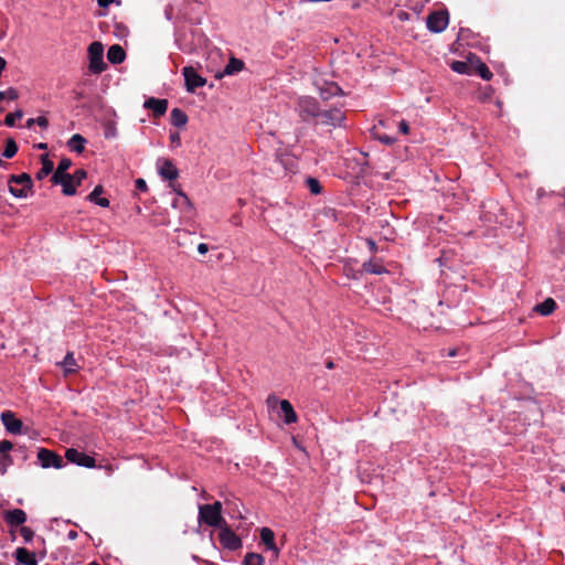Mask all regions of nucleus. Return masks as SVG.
Segmentation results:
<instances>
[{"mask_svg": "<svg viewBox=\"0 0 565 565\" xmlns=\"http://www.w3.org/2000/svg\"><path fill=\"white\" fill-rule=\"evenodd\" d=\"M3 518L9 525L19 526L25 523L26 513L21 509H13L6 511Z\"/></svg>", "mask_w": 565, "mask_h": 565, "instance_id": "nucleus-15", "label": "nucleus"}, {"mask_svg": "<svg viewBox=\"0 0 565 565\" xmlns=\"http://www.w3.org/2000/svg\"><path fill=\"white\" fill-rule=\"evenodd\" d=\"M218 540L221 545L230 551H237L243 544L241 537L231 530L227 523L220 527Z\"/></svg>", "mask_w": 565, "mask_h": 565, "instance_id": "nucleus-5", "label": "nucleus"}, {"mask_svg": "<svg viewBox=\"0 0 565 565\" xmlns=\"http://www.w3.org/2000/svg\"><path fill=\"white\" fill-rule=\"evenodd\" d=\"M65 179H68V173L61 172L56 169L51 177V182L53 184H61Z\"/></svg>", "mask_w": 565, "mask_h": 565, "instance_id": "nucleus-38", "label": "nucleus"}, {"mask_svg": "<svg viewBox=\"0 0 565 565\" xmlns=\"http://www.w3.org/2000/svg\"><path fill=\"white\" fill-rule=\"evenodd\" d=\"M170 118L171 124L175 127H183L188 122V115L180 108H173Z\"/></svg>", "mask_w": 565, "mask_h": 565, "instance_id": "nucleus-23", "label": "nucleus"}, {"mask_svg": "<svg viewBox=\"0 0 565 565\" xmlns=\"http://www.w3.org/2000/svg\"><path fill=\"white\" fill-rule=\"evenodd\" d=\"M363 270L369 274L381 275L385 273V268L377 260H369L363 264Z\"/></svg>", "mask_w": 565, "mask_h": 565, "instance_id": "nucleus-27", "label": "nucleus"}, {"mask_svg": "<svg viewBox=\"0 0 565 565\" xmlns=\"http://www.w3.org/2000/svg\"><path fill=\"white\" fill-rule=\"evenodd\" d=\"M20 534L24 539L25 542H31L34 537L33 530L28 526H22L20 529Z\"/></svg>", "mask_w": 565, "mask_h": 565, "instance_id": "nucleus-40", "label": "nucleus"}, {"mask_svg": "<svg viewBox=\"0 0 565 565\" xmlns=\"http://www.w3.org/2000/svg\"><path fill=\"white\" fill-rule=\"evenodd\" d=\"M126 58V52L119 44L111 45L107 51V60L111 64H120Z\"/></svg>", "mask_w": 565, "mask_h": 565, "instance_id": "nucleus-18", "label": "nucleus"}, {"mask_svg": "<svg viewBox=\"0 0 565 565\" xmlns=\"http://www.w3.org/2000/svg\"><path fill=\"white\" fill-rule=\"evenodd\" d=\"M7 98V93L0 92V102Z\"/></svg>", "mask_w": 565, "mask_h": 565, "instance_id": "nucleus-58", "label": "nucleus"}, {"mask_svg": "<svg viewBox=\"0 0 565 565\" xmlns=\"http://www.w3.org/2000/svg\"><path fill=\"white\" fill-rule=\"evenodd\" d=\"M326 367H327V369H329V370L334 369V363H333V361H331V360L327 361V363H326Z\"/></svg>", "mask_w": 565, "mask_h": 565, "instance_id": "nucleus-57", "label": "nucleus"}, {"mask_svg": "<svg viewBox=\"0 0 565 565\" xmlns=\"http://www.w3.org/2000/svg\"><path fill=\"white\" fill-rule=\"evenodd\" d=\"M449 14L446 10L434 11L426 19L427 29L433 33H440L448 26Z\"/></svg>", "mask_w": 565, "mask_h": 565, "instance_id": "nucleus-4", "label": "nucleus"}, {"mask_svg": "<svg viewBox=\"0 0 565 565\" xmlns=\"http://www.w3.org/2000/svg\"><path fill=\"white\" fill-rule=\"evenodd\" d=\"M18 145L13 138H7L2 156L7 159L13 158L18 152Z\"/></svg>", "mask_w": 565, "mask_h": 565, "instance_id": "nucleus-28", "label": "nucleus"}, {"mask_svg": "<svg viewBox=\"0 0 565 565\" xmlns=\"http://www.w3.org/2000/svg\"><path fill=\"white\" fill-rule=\"evenodd\" d=\"M38 149H41V150H46L47 149V143L45 142H40L35 146Z\"/></svg>", "mask_w": 565, "mask_h": 565, "instance_id": "nucleus-56", "label": "nucleus"}, {"mask_svg": "<svg viewBox=\"0 0 565 565\" xmlns=\"http://www.w3.org/2000/svg\"><path fill=\"white\" fill-rule=\"evenodd\" d=\"M14 555L17 565H38L35 554L25 547H18Z\"/></svg>", "mask_w": 565, "mask_h": 565, "instance_id": "nucleus-17", "label": "nucleus"}, {"mask_svg": "<svg viewBox=\"0 0 565 565\" xmlns=\"http://www.w3.org/2000/svg\"><path fill=\"white\" fill-rule=\"evenodd\" d=\"M13 463V459L10 455H0V476L7 473L8 467Z\"/></svg>", "mask_w": 565, "mask_h": 565, "instance_id": "nucleus-36", "label": "nucleus"}, {"mask_svg": "<svg viewBox=\"0 0 565 565\" xmlns=\"http://www.w3.org/2000/svg\"><path fill=\"white\" fill-rule=\"evenodd\" d=\"M199 522L218 529L226 524V521L222 516V503L220 501H215L212 504L200 505Z\"/></svg>", "mask_w": 565, "mask_h": 565, "instance_id": "nucleus-1", "label": "nucleus"}, {"mask_svg": "<svg viewBox=\"0 0 565 565\" xmlns=\"http://www.w3.org/2000/svg\"><path fill=\"white\" fill-rule=\"evenodd\" d=\"M8 183H9V185H12V183L21 184L22 186L25 185L26 188H32V185H33L32 179H31L30 174H28V173L10 175Z\"/></svg>", "mask_w": 565, "mask_h": 565, "instance_id": "nucleus-25", "label": "nucleus"}, {"mask_svg": "<svg viewBox=\"0 0 565 565\" xmlns=\"http://www.w3.org/2000/svg\"><path fill=\"white\" fill-rule=\"evenodd\" d=\"M38 459L43 468L53 467L60 469L64 466L63 458L56 452L46 448H41L39 450Z\"/></svg>", "mask_w": 565, "mask_h": 565, "instance_id": "nucleus-9", "label": "nucleus"}, {"mask_svg": "<svg viewBox=\"0 0 565 565\" xmlns=\"http://www.w3.org/2000/svg\"><path fill=\"white\" fill-rule=\"evenodd\" d=\"M307 188L309 189L310 193L318 195L322 192V185L320 184L319 180L316 178H307L306 179Z\"/></svg>", "mask_w": 565, "mask_h": 565, "instance_id": "nucleus-33", "label": "nucleus"}, {"mask_svg": "<svg viewBox=\"0 0 565 565\" xmlns=\"http://www.w3.org/2000/svg\"><path fill=\"white\" fill-rule=\"evenodd\" d=\"M315 86L319 90L320 97L324 100L333 96L343 95L342 88L337 83L328 82L322 77L315 79Z\"/></svg>", "mask_w": 565, "mask_h": 565, "instance_id": "nucleus-6", "label": "nucleus"}, {"mask_svg": "<svg viewBox=\"0 0 565 565\" xmlns=\"http://www.w3.org/2000/svg\"><path fill=\"white\" fill-rule=\"evenodd\" d=\"M61 185L63 186V194L66 196H72L76 193V184L74 182V177H71L68 173V179H65Z\"/></svg>", "mask_w": 565, "mask_h": 565, "instance_id": "nucleus-29", "label": "nucleus"}, {"mask_svg": "<svg viewBox=\"0 0 565 565\" xmlns=\"http://www.w3.org/2000/svg\"><path fill=\"white\" fill-rule=\"evenodd\" d=\"M104 192V188L102 185H96L94 190L88 194L87 200L102 206L108 207L109 200L106 198H99V195Z\"/></svg>", "mask_w": 565, "mask_h": 565, "instance_id": "nucleus-22", "label": "nucleus"}, {"mask_svg": "<svg viewBox=\"0 0 565 565\" xmlns=\"http://www.w3.org/2000/svg\"><path fill=\"white\" fill-rule=\"evenodd\" d=\"M260 539L265 544L266 548L274 553L275 558L279 555V550L275 542V533L269 527H263L260 530Z\"/></svg>", "mask_w": 565, "mask_h": 565, "instance_id": "nucleus-16", "label": "nucleus"}, {"mask_svg": "<svg viewBox=\"0 0 565 565\" xmlns=\"http://www.w3.org/2000/svg\"><path fill=\"white\" fill-rule=\"evenodd\" d=\"M67 537L70 540H75L77 537V532L76 531H70L68 534H67Z\"/></svg>", "mask_w": 565, "mask_h": 565, "instance_id": "nucleus-55", "label": "nucleus"}, {"mask_svg": "<svg viewBox=\"0 0 565 565\" xmlns=\"http://www.w3.org/2000/svg\"><path fill=\"white\" fill-rule=\"evenodd\" d=\"M143 107L151 110L154 118H160L168 109V100L149 97L145 100Z\"/></svg>", "mask_w": 565, "mask_h": 565, "instance_id": "nucleus-13", "label": "nucleus"}, {"mask_svg": "<svg viewBox=\"0 0 565 565\" xmlns=\"http://www.w3.org/2000/svg\"><path fill=\"white\" fill-rule=\"evenodd\" d=\"M0 167H2V168H6V167H7V162H6V161H3L1 158H0Z\"/></svg>", "mask_w": 565, "mask_h": 565, "instance_id": "nucleus-59", "label": "nucleus"}, {"mask_svg": "<svg viewBox=\"0 0 565 565\" xmlns=\"http://www.w3.org/2000/svg\"><path fill=\"white\" fill-rule=\"evenodd\" d=\"M556 308V302L553 298H546L542 303H539L535 307V311H537L542 316L551 315Z\"/></svg>", "mask_w": 565, "mask_h": 565, "instance_id": "nucleus-24", "label": "nucleus"}, {"mask_svg": "<svg viewBox=\"0 0 565 565\" xmlns=\"http://www.w3.org/2000/svg\"><path fill=\"white\" fill-rule=\"evenodd\" d=\"M33 125H36V118H29L25 124L26 128H31Z\"/></svg>", "mask_w": 565, "mask_h": 565, "instance_id": "nucleus-54", "label": "nucleus"}, {"mask_svg": "<svg viewBox=\"0 0 565 565\" xmlns=\"http://www.w3.org/2000/svg\"><path fill=\"white\" fill-rule=\"evenodd\" d=\"M280 411L284 415L285 424L290 425L298 420V416L289 401H287V399L280 401Z\"/></svg>", "mask_w": 565, "mask_h": 565, "instance_id": "nucleus-19", "label": "nucleus"}, {"mask_svg": "<svg viewBox=\"0 0 565 565\" xmlns=\"http://www.w3.org/2000/svg\"><path fill=\"white\" fill-rule=\"evenodd\" d=\"M71 177H74L76 185H81L82 181L87 178V172L84 169H77Z\"/></svg>", "mask_w": 565, "mask_h": 565, "instance_id": "nucleus-39", "label": "nucleus"}, {"mask_svg": "<svg viewBox=\"0 0 565 565\" xmlns=\"http://www.w3.org/2000/svg\"><path fill=\"white\" fill-rule=\"evenodd\" d=\"M265 559L258 553H247L243 559V565H264Z\"/></svg>", "mask_w": 565, "mask_h": 565, "instance_id": "nucleus-31", "label": "nucleus"}, {"mask_svg": "<svg viewBox=\"0 0 565 565\" xmlns=\"http://www.w3.org/2000/svg\"><path fill=\"white\" fill-rule=\"evenodd\" d=\"M31 188H26L25 185L22 188H14L9 185L10 193L15 198H26Z\"/></svg>", "mask_w": 565, "mask_h": 565, "instance_id": "nucleus-37", "label": "nucleus"}, {"mask_svg": "<svg viewBox=\"0 0 565 565\" xmlns=\"http://www.w3.org/2000/svg\"><path fill=\"white\" fill-rule=\"evenodd\" d=\"M170 140L172 143H175L177 146H179L181 143V139H180V135L179 132H173L170 135Z\"/></svg>", "mask_w": 565, "mask_h": 565, "instance_id": "nucleus-49", "label": "nucleus"}, {"mask_svg": "<svg viewBox=\"0 0 565 565\" xmlns=\"http://www.w3.org/2000/svg\"><path fill=\"white\" fill-rule=\"evenodd\" d=\"M22 116L23 111L21 109H18L14 113H10L4 118V125L8 127H13L15 125V120L21 119Z\"/></svg>", "mask_w": 565, "mask_h": 565, "instance_id": "nucleus-35", "label": "nucleus"}, {"mask_svg": "<svg viewBox=\"0 0 565 565\" xmlns=\"http://www.w3.org/2000/svg\"><path fill=\"white\" fill-rule=\"evenodd\" d=\"M367 245L371 249L372 253H375L377 250V246H376V243L372 239H367Z\"/></svg>", "mask_w": 565, "mask_h": 565, "instance_id": "nucleus-52", "label": "nucleus"}, {"mask_svg": "<svg viewBox=\"0 0 565 565\" xmlns=\"http://www.w3.org/2000/svg\"><path fill=\"white\" fill-rule=\"evenodd\" d=\"M244 67V62L236 57H231L228 64L225 66L222 75H233Z\"/></svg>", "mask_w": 565, "mask_h": 565, "instance_id": "nucleus-26", "label": "nucleus"}, {"mask_svg": "<svg viewBox=\"0 0 565 565\" xmlns=\"http://www.w3.org/2000/svg\"><path fill=\"white\" fill-rule=\"evenodd\" d=\"M6 93H7V98H9L11 100H15L19 97L18 90L12 87H10Z\"/></svg>", "mask_w": 565, "mask_h": 565, "instance_id": "nucleus-45", "label": "nucleus"}, {"mask_svg": "<svg viewBox=\"0 0 565 565\" xmlns=\"http://www.w3.org/2000/svg\"><path fill=\"white\" fill-rule=\"evenodd\" d=\"M398 130L403 135H407L409 132V125L406 120H401L398 124Z\"/></svg>", "mask_w": 565, "mask_h": 565, "instance_id": "nucleus-44", "label": "nucleus"}, {"mask_svg": "<svg viewBox=\"0 0 565 565\" xmlns=\"http://www.w3.org/2000/svg\"><path fill=\"white\" fill-rule=\"evenodd\" d=\"M72 161L68 158H63L57 166V170L64 173H67L66 171L71 168Z\"/></svg>", "mask_w": 565, "mask_h": 565, "instance_id": "nucleus-41", "label": "nucleus"}, {"mask_svg": "<svg viewBox=\"0 0 565 565\" xmlns=\"http://www.w3.org/2000/svg\"><path fill=\"white\" fill-rule=\"evenodd\" d=\"M116 2V0H97V4L100 8H108L111 3Z\"/></svg>", "mask_w": 565, "mask_h": 565, "instance_id": "nucleus-48", "label": "nucleus"}, {"mask_svg": "<svg viewBox=\"0 0 565 565\" xmlns=\"http://www.w3.org/2000/svg\"><path fill=\"white\" fill-rule=\"evenodd\" d=\"M173 190L177 193V196L172 201V206L174 209H179L182 213H184L186 216H191L194 211V206L189 199V196L180 189V186L175 188L173 184H171Z\"/></svg>", "mask_w": 565, "mask_h": 565, "instance_id": "nucleus-10", "label": "nucleus"}, {"mask_svg": "<svg viewBox=\"0 0 565 565\" xmlns=\"http://www.w3.org/2000/svg\"><path fill=\"white\" fill-rule=\"evenodd\" d=\"M0 419L9 433L14 435H19L22 433L23 423L21 419L15 417V414L13 412H2L0 415Z\"/></svg>", "mask_w": 565, "mask_h": 565, "instance_id": "nucleus-12", "label": "nucleus"}, {"mask_svg": "<svg viewBox=\"0 0 565 565\" xmlns=\"http://www.w3.org/2000/svg\"><path fill=\"white\" fill-rule=\"evenodd\" d=\"M377 139L382 143L387 145V146H391V145H393L396 141V138L391 137L388 135H377Z\"/></svg>", "mask_w": 565, "mask_h": 565, "instance_id": "nucleus-43", "label": "nucleus"}, {"mask_svg": "<svg viewBox=\"0 0 565 565\" xmlns=\"http://www.w3.org/2000/svg\"><path fill=\"white\" fill-rule=\"evenodd\" d=\"M13 448V444L10 440L0 441V455H9L8 452Z\"/></svg>", "mask_w": 565, "mask_h": 565, "instance_id": "nucleus-42", "label": "nucleus"}, {"mask_svg": "<svg viewBox=\"0 0 565 565\" xmlns=\"http://www.w3.org/2000/svg\"><path fill=\"white\" fill-rule=\"evenodd\" d=\"M88 54V70L93 74L103 73L107 65L104 62V46L100 42H93L87 49Z\"/></svg>", "mask_w": 565, "mask_h": 565, "instance_id": "nucleus-2", "label": "nucleus"}, {"mask_svg": "<svg viewBox=\"0 0 565 565\" xmlns=\"http://www.w3.org/2000/svg\"><path fill=\"white\" fill-rule=\"evenodd\" d=\"M296 110L302 121H310L311 119L319 118L321 109L315 98L300 97L297 102Z\"/></svg>", "mask_w": 565, "mask_h": 565, "instance_id": "nucleus-3", "label": "nucleus"}, {"mask_svg": "<svg viewBox=\"0 0 565 565\" xmlns=\"http://www.w3.org/2000/svg\"><path fill=\"white\" fill-rule=\"evenodd\" d=\"M207 250H209V247L206 244H204V243L199 244L198 252L200 254H205V253H207Z\"/></svg>", "mask_w": 565, "mask_h": 565, "instance_id": "nucleus-51", "label": "nucleus"}, {"mask_svg": "<svg viewBox=\"0 0 565 565\" xmlns=\"http://www.w3.org/2000/svg\"><path fill=\"white\" fill-rule=\"evenodd\" d=\"M136 189L139 191H146L148 189L146 181L143 179L136 180Z\"/></svg>", "mask_w": 565, "mask_h": 565, "instance_id": "nucleus-47", "label": "nucleus"}, {"mask_svg": "<svg viewBox=\"0 0 565 565\" xmlns=\"http://www.w3.org/2000/svg\"><path fill=\"white\" fill-rule=\"evenodd\" d=\"M65 458L67 461L75 463L85 468H94L96 467V461L94 457L88 456L85 452H82L75 448H68L65 451Z\"/></svg>", "mask_w": 565, "mask_h": 565, "instance_id": "nucleus-7", "label": "nucleus"}, {"mask_svg": "<svg viewBox=\"0 0 565 565\" xmlns=\"http://www.w3.org/2000/svg\"><path fill=\"white\" fill-rule=\"evenodd\" d=\"M36 125L45 129L49 127V120L46 117L40 116L36 118Z\"/></svg>", "mask_w": 565, "mask_h": 565, "instance_id": "nucleus-46", "label": "nucleus"}, {"mask_svg": "<svg viewBox=\"0 0 565 565\" xmlns=\"http://www.w3.org/2000/svg\"><path fill=\"white\" fill-rule=\"evenodd\" d=\"M476 72L479 74V76L484 81H490L493 76L490 68L481 61L477 62L476 65Z\"/></svg>", "mask_w": 565, "mask_h": 565, "instance_id": "nucleus-32", "label": "nucleus"}, {"mask_svg": "<svg viewBox=\"0 0 565 565\" xmlns=\"http://www.w3.org/2000/svg\"><path fill=\"white\" fill-rule=\"evenodd\" d=\"M41 163H42V168L38 171V173L35 175L38 180H43L45 177L51 174L53 172V169H54V163L49 158L47 154H42L41 156Z\"/></svg>", "mask_w": 565, "mask_h": 565, "instance_id": "nucleus-21", "label": "nucleus"}, {"mask_svg": "<svg viewBox=\"0 0 565 565\" xmlns=\"http://www.w3.org/2000/svg\"><path fill=\"white\" fill-rule=\"evenodd\" d=\"M62 365H63L66 374L74 373L76 371L77 364H76L73 352H67V354L65 355V358L62 362Z\"/></svg>", "mask_w": 565, "mask_h": 565, "instance_id": "nucleus-30", "label": "nucleus"}, {"mask_svg": "<svg viewBox=\"0 0 565 565\" xmlns=\"http://www.w3.org/2000/svg\"><path fill=\"white\" fill-rule=\"evenodd\" d=\"M182 74L189 93H193L196 88L203 87L206 84V79L199 75L192 66L183 67Z\"/></svg>", "mask_w": 565, "mask_h": 565, "instance_id": "nucleus-8", "label": "nucleus"}, {"mask_svg": "<svg viewBox=\"0 0 565 565\" xmlns=\"http://www.w3.org/2000/svg\"><path fill=\"white\" fill-rule=\"evenodd\" d=\"M158 170L164 180L174 181L179 177V170L170 159L160 160Z\"/></svg>", "mask_w": 565, "mask_h": 565, "instance_id": "nucleus-14", "label": "nucleus"}, {"mask_svg": "<svg viewBox=\"0 0 565 565\" xmlns=\"http://www.w3.org/2000/svg\"><path fill=\"white\" fill-rule=\"evenodd\" d=\"M443 352H446V353H443V355L456 356L458 353V350L457 349H448V350H443Z\"/></svg>", "mask_w": 565, "mask_h": 565, "instance_id": "nucleus-50", "label": "nucleus"}, {"mask_svg": "<svg viewBox=\"0 0 565 565\" xmlns=\"http://www.w3.org/2000/svg\"><path fill=\"white\" fill-rule=\"evenodd\" d=\"M408 17H409V14H408L407 12H405V11H399V12L397 13V18H398L401 21H405V20H407V19H408Z\"/></svg>", "mask_w": 565, "mask_h": 565, "instance_id": "nucleus-53", "label": "nucleus"}, {"mask_svg": "<svg viewBox=\"0 0 565 565\" xmlns=\"http://www.w3.org/2000/svg\"><path fill=\"white\" fill-rule=\"evenodd\" d=\"M86 142L87 140L82 135L75 134L68 139L67 147L73 152L83 153Z\"/></svg>", "mask_w": 565, "mask_h": 565, "instance_id": "nucleus-20", "label": "nucleus"}, {"mask_svg": "<svg viewBox=\"0 0 565 565\" xmlns=\"http://www.w3.org/2000/svg\"><path fill=\"white\" fill-rule=\"evenodd\" d=\"M320 124L327 126H340L345 119L344 113L339 108H331L328 110H320Z\"/></svg>", "mask_w": 565, "mask_h": 565, "instance_id": "nucleus-11", "label": "nucleus"}, {"mask_svg": "<svg viewBox=\"0 0 565 565\" xmlns=\"http://www.w3.org/2000/svg\"><path fill=\"white\" fill-rule=\"evenodd\" d=\"M450 66L452 71L459 74H467L470 70V65L463 61H454Z\"/></svg>", "mask_w": 565, "mask_h": 565, "instance_id": "nucleus-34", "label": "nucleus"}, {"mask_svg": "<svg viewBox=\"0 0 565 565\" xmlns=\"http://www.w3.org/2000/svg\"><path fill=\"white\" fill-rule=\"evenodd\" d=\"M83 98V94L82 93H77L76 94V99H82Z\"/></svg>", "mask_w": 565, "mask_h": 565, "instance_id": "nucleus-60", "label": "nucleus"}]
</instances>
